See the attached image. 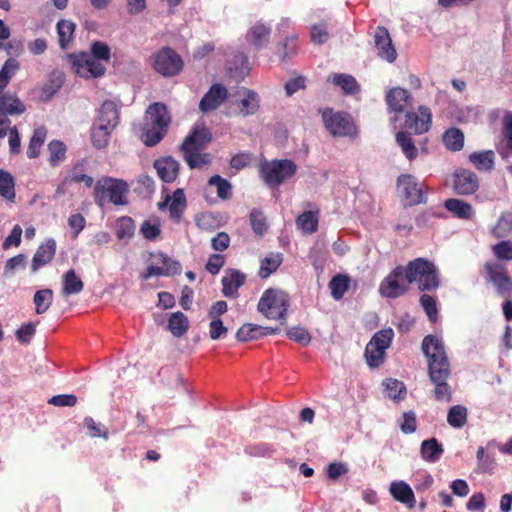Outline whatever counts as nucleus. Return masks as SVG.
<instances>
[{
    "label": "nucleus",
    "instance_id": "a18cd8bd",
    "mask_svg": "<svg viewBox=\"0 0 512 512\" xmlns=\"http://www.w3.org/2000/svg\"><path fill=\"white\" fill-rule=\"evenodd\" d=\"M229 70L236 77L244 78L248 75L250 68L247 56L242 52L235 53L230 61Z\"/></svg>",
    "mask_w": 512,
    "mask_h": 512
},
{
    "label": "nucleus",
    "instance_id": "b1692460",
    "mask_svg": "<svg viewBox=\"0 0 512 512\" xmlns=\"http://www.w3.org/2000/svg\"><path fill=\"white\" fill-rule=\"evenodd\" d=\"M97 124L115 129L119 124V109L115 102L107 100L99 109Z\"/></svg>",
    "mask_w": 512,
    "mask_h": 512
},
{
    "label": "nucleus",
    "instance_id": "20e7f679",
    "mask_svg": "<svg viewBox=\"0 0 512 512\" xmlns=\"http://www.w3.org/2000/svg\"><path fill=\"white\" fill-rule=\"evenodd\" d=\"M127 193L128 185L125 181L104 177L96 182L93 196L99 207H104L107 203L119 206L127 204Z\"/></svg>",
    "mask_w": 512,
    "mask_h": 512
},
{
    "label": "nucleus",
    "instance_id": "79ce46f5",
    "mask_svg": "<svg viewBox=\"0 0 512 512\" xmlns=\"http://www.w3.org/2000/svg\"><path fill=\"white\" fill-rule=\"evenodd\" d=\"M64 83V76L61 73L53 72L49 80L44 84L41 89V99L50 100L54 94L62 87Z\"/></svg>",
    "mask_w": 512,
    "mask_h": 512
},
{
    "label": "nucleus",
    "instance_id": "09e8293b",
    "mask_svg": "<svg viewBox=\"0 0 512 512\" xmlns=\"http://www.w3.org/2000/svg\"><path fill=\"white\" fill-rule=\"evenodd\" d=\"M447 421L453 428H462L467 423V409L462 405L452 406L448 411Z\"/></svg>",
    "mask_w": 512,
    "mask_h": 512
},
{
    "label": "nucleus",
    "instance_id": "bb28decb",
    "mask_svg": "<svg viewBox=\"0 0 512 512\" xmlns=\"http://www.w3.org/2000/svg\"><path fill=\"white\" fill-rule=\"evenodd\" d=\"M84 288L83 281L77 276L74 269H69L62 275V290L64 297L76 295L82 292Z\"/></svg>",
    "mask_w": 512,
    "mask_h": 512
},
{
    "label": "nucleus",
    "instance_id": "4c0bfd02",
    "mask_svg": "<svg viewBox=\"0 0 512 512\" xmlns=\"http://www.w3.org/2000/svg\"><path fill=\"white\" fill-rule=\"evenodd\" d=\"M90 188L93 184V178L84 173V161H79L68 173L62 184L81 183Z\"/></svg>",
    "mask_w": 512,
    "mask_h": 512
},
{
    "label": "nucleus",
    "instance_id": "0eeeda50",
    "mask_svg": "<svg viewBox=\"0 0 512 512\" xmlns=\"http://www.w3.org/2000/svg\"><path fill=\"white\" fill-rule=\"evenodd\" d=\"M326 129L337 137L353 136L356 133V126L351 116L346 112H333L327 109L322 115Z\"/></svg>",
    "mask_w": 512,
    "mask_h": 512
},
{
    "label": "nucleus",
    "instance_id": "2eb2a0df",
    "mask_svg": "<svg viewBox=\"0 0 512 512\" xmlns=\"http://www.w3.org/2000/svg\"><path fill=\"white\" fill-rule=\"evenodd\" d=\"M212 141V133L204 125H196L180 146L182 152L201 151Z\"/></svg>",
    "mask_w": 512,
    "mask_h": 512
},
{
    "label": "nucleus",
    "instance_id": "a211bd4d",
    "mask_svg": "<svg viewBox=\"0 0 512 512\" xmlns=\"http://www.w3.org/2000/svg\"><path fill=\"white\" fill-rule=\"evenodd\" d=\"M169 208V213L171 219L176 222H179L182 218V215L187 207V200L182 188L176 189L173 194L167 195L163 202L158 204V208L162 209L164 206Z\"/></svg>",
    "mask_w": 512,
    "mask_h": 512
},
{
    "label": "nucleus",
    "instance_id": "6ab92c4d",
    "mask_svg": "<svg viewBox=\"0 0 512 512\" xmlns=\"http://www.w3.org/2000/svg\"><path fill=\"white\" fill-rule=\"evenodd\" d=\"M56 254V241L47 239L36 250L31 261V272L36 273L40 268L49 264Z\"/></svg>",
    "mask_w": 512,
    "mask_h": 512
},
{
    "label": "nucleus",
    "instance_id": "72a5a7b5",
    "mask_svg": "<svg viewBox=\"0 0 512 512\" xmlns=\"http://www.w3.org/2000/svg\"><path fill=\"white\" fill-rule=\"evenodd\" d=\"M351 279L346 274H337L332 277L329 282V288L331 291V296L335 300H340L343 298L345 293L350 288Z\"/></svg>",
    "mask_w": 512,
    "mask_h": 512
},
{
    "label": "nucleus",
    "instance_id": "4be33fe9",
    "mask_svg": "<svg viewBox=\"0 0 512 512\" xmlns=\"http://www.w3.org/2000/svg\"><path fill=\"white\" fill-rule=\"evenodd\" d=\"M389 492L398 502L409 509L415 507L416 499L412 488L404 481H395L390 484Z\"/></svg>",
    "mask_w": 512,
    "mask_h": 512
},
{
    "label": "nucleus",
    "instance_id": "4468645a",
    "mask_svg": "<svg viewBox=\"0 0 512 512\" xmlns=\"http://www.w3.org/2000/svg\"><path fill=\"white\" fill-rule=\"evenodd\" d=\"M453 189L458 195H472L479 189V178L471 170L456 169L453 173Z\"/></svg>",
    "mask_w": 512,
    "mask_h": 512
},
{
    "label": "nucleus",
    "instance_id": "473e14b6",
    "mask_svg": "<svg viewBox=\"0 0 512 512\" xmlns=\"http://www.w3.org/2000/svg\"><path fill=\"white\" fill-rule=\"evenodd\" d=\"M319 212L306 211L301 213L297 219V227L304 233L313 234L318 229Z\"/></svg>",
    "mask_w": 512,
    "mask_h": 512
},
{
    "label": "nucleus",
    "instance_id": "e2e57ef3",
    "mask_svg": "<svg viewBox=\"0 0 512 512\" xmlns=\"http://www.w3.org/2000/svg\"><path fill=\"white\" fill-rule=\"evenodd\" d=\"M287 337L302 345H308L311 342L310 333L303 327L296 326L287 330Z\"/></svg>",
    "mask_w": 512,
    "mask_h": 512
},
{
    "label": "nucleus",
    "instance_id": "1a4fd4ad",
    "mask_svg": "<svg viewBox=\"0 0 512 512\" xmlns=\"http://www.w3.org/2000/svg\"><path fill=\"white\" fill-rule=\"evenodd\" d=\"M69 60L75 73L83 78L100 77L106 71L105 66L87 52L72 54Z\"/></svg>",
    "mask_w": 512,
    "mask_h": 512
},
{
    "label": "nucleus",
    "instance_id": "c9c22d12",
    "mask_svg": "<svg viewBox=\"0 0 512 512\" xmlns=\"http://www.w3.org/2000/svg\"><path fill=\"white\" fill-rule=\"evenodd\" d=\"M270 36V29L263 24L254 25L247 34L248 41L256 48L264 47Z\"/></svg>",
    "mask_w": 512,
    "mask_h": 512
},
{
    "label": "nucleus",
    "instance_id": "8fccbe9b",
    "mask_svg": "<svg viewBox=\"0 0 512 512\" xmlns=\"http://www.w3.org/2000/svg\"><path fill=\"white\" fill-rule=\"evenodd\" d=\"M46 138V131L43 128L36 129L30 138L29 145L27 147V156L30 159L37 158L40 154V148L43 145Z\"/></svg>",
    "mask_w": 512,
    "mask_h": 512
},
{
    "label": "nucleus",
    "instance_id": "c03bdc74",
    "mask_svg": "<svg viewBox=\"0 0 512 512\" xmlns=\"http://www.w3.org/2000/svg\"><path fill=\"white\" fill-rule=\"evenodd\" d=\"M385 354V347H380L371 341L366 345L365 357L370 367H379L384 361Z\"/></svg>",
    "mask_w": 512,
    "mask_h": 512
},
{
    "label": "nucleus",
    "instance_id": "9b49d317",
    "mask_svg": "<svg viewBox=\"0 0 512 512\" xmlns=\"http://www.w3.org/2000/svg\"><path fill=\"white\" fill-rule=\"evenodd\" d=\"M397 189L410 206L426 203L427 198L423 192L422 185L411 174H401L398 176Z\"/></svg>",
    "mask_w": 512,
    "mask_h": 512
},
{
    "label": "nucleus",
    "instance_id": "39448f33",
    "mask_svg": "<svg viewBox=\"0 0 512 512\" xmlns=\"http://www.w3.org/2000/svg\"><path fill=\"white\" fill-rule=\"evenodd\" d=\"M297 172V165L290 159L264 160L260 163L259 174L264 183L271 188L279 187L291 179Z\"/></svg>",
    "mask_w": 512,
    "mask_h": 512
},
{
    "label": "nucleus",
    "instance_id": "de8ad7c7",
    "mask_svg": "<svg viewBox=\"0 0 512 512\" xmlns=\"http://www.w3.org/2000/svg\"><path fill=\"white\" fill-rule=\"evenodd\" d=\"M19 62L14 58H9L5 61L0 69V94L9 84L11 78L19 70Z\"/></svg>",
    "mask_w": 512,
    "mask_h": 512
},
{
    "label": "nucleus",
    "instance_id": "f8f14e48",
    "mask_svg": "<svg viewBox=\"0 0 512 512\" xmlns=\"http://www.w3.org/2000/svg\"><path fill=\"white\" fill-rule=\"evenodd\" d=\"M405 278L404 267L396 266L381 282L379 291L382 296L387 298H397L408 292V285L401 283Z\"/></svg>",
    "mask_w": 512,
    "mask_h": 512
},
{
    "label": "nucleus",
    "instance_id": "412c9836",
    "mask_svg": "<svg viewBox=\"0 0 512 512\" xmlns=\"http://www.w3.org/2000/svg\"><path fill=\"white\" fill-rule=\"evenodd\" d=\"M154 168L159 178L166 183H172L179 173V162L171 156L159 158L154 161Z\"/></svg>",
    "mask_w": 512,
    "mask_h": 512
},
{
    "label": "nucleus",
    "instance_id": "c85d7f7f",
    "mask_svg": "<svg viewBox=\"0 0 512 512\" xmlns=\"http://www.w3.org/2000/svg\"><path fill=\"white\" fill-rule=\"evenodd\" d=\"M283 262V255L279 252H271L267 254L260 261V268L258 271V276L261 279L268 278L272 273L276 272L279 266Z\"/></svg>",
    "mask_w": 512,
    "mask_h": 512
},
{
    "label": "nucleus",
    "instance_id": "9d476101",
    "mask_svg": "<svg viewBox=\"0 0 512 512\" xmlns=\"http://www.w3.org/2000/svg\"><path fill=\"white\" fill-rule=\"evenodd\" d=\"M487 280L496 288L501 297H509L512 294V279L506 267L500 263L487 262L484 266Z\"/></svg>",
    "mask_w": 512,
    "mask_h": 512
},
{
    "label": "nucleus",
    "instance_id": "dca6fc26",
    "mask_svg": "<svg viewBox=\"0 0 512 512\" xmlns=\"http://www.w3.org/2000/svg\"><path fill=\"white\" fill-rule=\"evenodd\" d=\"M374 44L377 49V55L389 63H393L397 58V52L392 44L389 31L384 26H377L374 34Z\"/></svg>",
    "mask_w": 512,
    "mask_h": 512
},
{
    "label": "nucleus",
    "instance_id": "aec40b11",
    "mask_svg": "<svg viewBox=\"0 0 512 512\" xmlns=\"http://www.w3.org/2000/svg\"><path fill=\"white\" fill-rule=\"evenodd\" d=\"M228 91L221 84H213L208 92L202 97L199 108L203 112L217 109L227 98Z\"/></svg>",
    "mask_w": 512,
    "mask_h": 512
},
{
    "label": "nucleus",
    "instance_id": "a19ab883",
    "mask_svg": "<svg viewBox=\"0 0 512 512\" xmlns=\"http://www.w3.org/2000/svg\"><path fill=\"white\" fill-rule=\"evenodd\" d=\"M443 142L450 151H460L464 146V134L458 128H450L443 135Z\"/></svg>",
    "mask_w": 512,
    "mask_h": 512
},
{
    "label": "nucleus",
    "instance_id": "2f4dec72",
    "mask_svg": "<svg viewBox=\"0 0 512 512\" xmlns=\"http://www.w3.org/2000/svg\"><path fill=\"white\" fill-rule=\"evenodd\" d=\"M0 196L14 203L16 198L15 180L11 173L0 169Z\"/></svg>",
    "mask_w": 512,
    "mask_h": 512
},
{
    "label": "nucleus",
    "instance_id": "e433bc0d",
    "mask_svg": "<svg viewBox=\"0 0 512 512\" xmlns=\"http://www.w3.org/2000/svg\"><path fill=\"white\" fill-rule=\"evenodd\" d=\"M75 24L70 20H60L56 25L58 43L62 49L68 47L69 43L73 40L75 32Z\"/></svg>",
    "mask_w": 512,
    "mask_h": 512
},
{
    "label": "nucleus",
    "instance_id": "ddd939ff",
    "mask_svg": "<svg viewBox=\"0 0 512 512\" xmlns=\"http://www.w3.org/2000/svg\"><path fill=\"white\" fill-rule=\"evenodd\" d=\"M418 112L419 113L407 112L404 119V128L406 131L416 135L426 133L430 129L432 122L430 108L420 106Z\"/></svg>",
    "mask_w": 512,
    "mask_h": 512
},
{
    "label": "nucleus",
    "instance_id": "49530a36",
    "mask_svg": "<svg viewBox=\"0 0 512 512\" xmlns=\"http://www.w3.org/2000/svg\"><path fill=\"white\" fill-rule=\"evenodd\" d=\"M332 83L335 86L341 87L345 94H355L360 90L356 79L348 74H334L332 76Z\"/></svg>",
    "mask_w": 512,
    "mask_h": 512
},
{
    "label": "nucleus",
    "instance_id": "680f3d73",
    "mask_svg": "<svg viewBox=\"0 0 512 512\" xmlns=\"http://www.w3.org/2000/svg\"><path fill=\"white\" fill-rule=\"evenodd\" d=\"M420 305L424 309L429 320L431 322H436L438 317V310L435 299L428 294H422L420 297Z\"/></svg>",
    "mask_w": 512,
    "mask_h": 512
},
{
    "label": "nucleus",
    "instance_id": "f03ea898",
    "mask_svg": "<svg viewBox=\"0 0 512 512\" xmlns=\"http://www.w3.org/2000/svg\"><path fill=\"white\" fill-rule=\"evenodd\" d=\"M172 116L166 104L154 102L150 104L143 117L140 139L147 147L160 143L167 135Z\"/></svg>",
    "mask_w": 512,
    "mask_h": 512
},
{
    "label": "nucleus",
    "instance_id": "c756f323",
    "mask_svg": "<svg viewBox=\"0 0 512 512\" xmlns=\"http://www.w3.org/2000/svg\"><path fill=\"white\" fill-rule=\"evenodd\" d=\"M443 446L438 443L436 438L426 439L421 443L420 454L423 460L434 463L438 461L443 454Z\"/></svg>",
    "mask_w": 512,
    "mask_h": 512
},
{
    "label": "nucleus",
    "instance_id": "f257e3e1",
    "mask_svg": "<svg viewBox=\"0 0 512 512\" xmlns=\"http://www.w3.org/2000/svg\"><path fill=\"white\" fill-rule=\"evenodd\" d=\"M421 349L427 360L428 376L434 385L435 399L441 402H450L453 393V388L449 383L451 365L443 340L429 334L423 338Z\"/></svg>",
    "mask_w": 512,
    "mask_h": 512
},
{
    "label": "nucleus",
    "instance_id": "6e6552de",
    "mask_svg": "<svg viewBox=\"0 0 512 512\" xmlns=\"http://www.w3.org/2000/svg\"><path fill=\"white\" fill-rule=\"evenodd\" d=\"M152 59L155 71L165 77L177 75L183 68L180 55L169 47L162 48Z\"/></svg>",
    "mask_w": 512,
    "mask_h": 512
},
{
    "label": "nucleus",
    "instance_id": "3c124183",
    "mask_svg": "<svg viewBox=\"0 0 512 512\" xmlns=\"http://www.w3.org/2000/svg\"><path fill=\"white\" fill-rule=\"evenodd\" d=\"M512 232V218L510 215L502 214L495 226L492 228V235L497 239L508 237Z\"/></svg>",
    "mask_w": 512,
    "mask_h": 512
},
{
    "label": "nucleus",
    "instance_id": "7ed1b4c3",
    "mask_svg": "<svg viewBox=\"0 0 512 512\" xmlns=\"http://www.w3.org/2000/svg\"><path fill=\"white\" fill-rule=\"evenodd\" d=\"M407 284L416 282L420 291H433L440 286V279L435 265L424 258L409 261L404 267Z\"/></svg>",
    "mask_w": 512,
    "mask_h": 512
},
{
    "label": "nucleus",
    "instance_id": "5701e85b",
    "mask_svg": "<svg viewBox=\"0 0 512 512\" xmlns=\"http://www.w3.org/2000/svg\"><path fill=\"white\" fill-rule=\"evenodd\" d=\"M26 111L25 104L19 97L10 92L0 94V113L7 116L21 115Z\"/></svg>",
    "mask_w": 512,
    "mask_h": 512
},
{
    "label": "nucleus",
    "instance_id": "6e6d98bb",
    "mask_svg": "<svg viewBox=\"0 0 512 512\" xmlns=\"http://www.w3.org/2000/svg\"><path fill=\"white\" fill-rule=\"evenodd\" d=\"M261 329L262 326L260 325L250 323L244 324L238 329L236 338L241 342L259 339L261 337Z\"/></svg>",
    "mask_w": 512,
    "mask_h": 512
},
{
    "label": "nucleus",
    "instance_id": "0e129e2a",
    "mask_svg": "<svg viewBox=\"0 0 512 512\" xmlns=\"http://www.w3.org/2000/svg\"><path fill=\"white\" fill-rule=\"evenodd\" d=\"M388 396L391 399H402L406 394V388L403 382L396 379H388L385 383Z\"/></svg>",
    "mask_w": 512,
    "mask_h": 512
},
{
    "label": "nucleus",
    "instance_id": "7c9ffc66",
    "mask_svg": "<svg viewBox=\"0 0 512 512\" xmlns=\"http://www.w3.org/2000/svg\"><path fill=\"white\" fill-rule=\"evenodd\" d=\"M167 328L173 336L182 337L188 331L189 320L184 313L180 311L174 312L168 319Z\"/></svg>",
    "mask_w": 512,
    "mask_h": 512
},
{
    "label": "nucleus",
    "instance_id": "052dcab7",
    "mask_svg": "<svg viewBox=\"0 0 512 512\" xmlns=\"http://www.w3.org/2000/svg\"><path fill=\"white\" fill-rule=\"evenodd\" d=\"M26 266V256L18 254L9 258L4 265L3 276L10 277L14 274L16 269H23Z\"/></svg>",
    "mask_w": 512,
    "mask_h": 512
},
{
    "label": "nucleus",
    "instance_id": "13d9d810",
    "mask_svg": "<svg viewBox=\"0 0 512 512\" xmlns=\"http://www.w3.org/2000/svg\"><path fill=\"white\" fill-rule=\"evenodd\" d=\"M250 224L253 229V231L259 235L262 236L268 228L266 218L262 211L258 209H253L250 212Z\"/></svg>",
    "mask_w": 512,
    "mask_h": 512
},
{
    "label": "nucleus",
    "instance_id": "338daca9",
    "mask_svg": "<svg viewBox=\"0 0 512 512\" xmlns=\"http://www.w3.org/2000/svg\"><path fill=\"white\" fill-rule=\"evenodd\" d=\"M393 337V329L386 328L376 332L370 341L380 347H385V350H387L391 345Z\"/></svg>",
    "mask_w": 512,
    "mask_h": 512
},
{
    "label": "nucleus",
    "instance_id": "423d86ee",
    "mask_svg": "<svg viewBox=\"0 0 512 512\" xmlns=\"http://www.w3.org/2000/svg\"><path fill=\"white\" fill-rule=\"evenodd\" d=\"M289 307L287 293L269 288L265 290L258 302L257 309L268 319L285 320Z\"/></svg>",
    "mask_w": 512,
    "mask_h": 512
},
{
    "label": "nucleus",
    "instance_id": "bf43d9fd",
    "mask_svg": "<svg viewBox=\"0 0 512 512\" xmlns=\"http://www.w3.org/2000/svg\"><path fill=\"white\" fill-rule=\"evenodd\" d=\"M494 256L500 261H512V241L502 240L492 246Z\"/></svg>",
    "mask_w": 512,
    "mask_h": 512
},
{
    "label": "nucleus",
    "instance_id": "864d4df0",
    "mask_svg": "<svg viewBox=\"0 0 512 512\" xmlns=\"http://www.w3.org/2000/svg\"><path fill=\"white\" fill-rule=\"evenodd\" d=\"M135 224L131 217H120L116 222V236L118 239H130L134 235Z\"/></svg>",
    "mask_w": 512,
    "mask_h": 512
},
{
    "label": "nucleus",
    "instance_id": "5fc2aeb1",
    "mask_svg": "<svg viewBox=\"0 0 512 512\" xmlns=\"http://www.w3.org/2000/svg\"><path fill=\"white\" fill-rule=\"evenodd\" d=\"M259 108V97L252 90L245 91V97L241 100L240 113L243 116L254 114Z\"/></svg>",
    "mask_w": 512,
    "mask_h": 512
},
{
    "label": "nucleus",
    "instance_id": "37998d69",
    "mask_svg": "<svg viewBox=\"0 0 512 512\" xmlns=\"http://www.w3.org/2000/svg\"><path fill=\"white\" fill-rule=\"evenodd\" d=\"M114 129L96 124L91 129V141L95 148L103 149L109 143V138Z\"/></svg>",
    "mask_w": 512,
    "mask_h": 512
},
{
    "label": "nucleus",
    "instance_id": "774afa93",
    "mask_svg": "<svg viewBox=\"0 0 512 512\" xmlns=\"http://www.w3.org/2000/svg\"><path fill=\"white\" fill-rule=\"evenodd\" d=\"M393 337V329L386 328L376 332L370 341L380 347H385V350H387L391 345Z\"/></svg>",
    "mask_w": 512,
    "mask_h": 512
},
{
    "label": "nucleus",
    "instance_id": "69168bd1",
    "mask_svg": "<svg viewBox=\"0 0 512 512\" xmlns=\"http://www.w3.org/2000/svg\"><path fill=\"white\" fill-rule=\"evenodd\" d=\"M311 40L314 44H323L328 40V24L321 21L311 27Z\"/></svg>",
    "mask_w": 512,
    "mask_h": 512
},
{
    "label": "nucleus",
    "instance_id": "ea45409f",
    "mask_svg": "<svg viewBox=\"0 0 512 512\" xmlns=\"http://www.w3.org/2000/svg\"><path fill=\"white\" fill-rule=\"evenodd\" d=\"M48 152V162L50 166L57 167L65 160L67 147L63 142L59 140H52L48 144Z\"/></svg>",
    "mask_w": 512,
    "mask_h": 512
},
{
    "label": "nucleus",
    "instance_id": "f704fd0d",
    "mask_svg": "<svg viewBox=\"0 0 512 512\" xmlns=\"http://www.w3.org/2000/svg\"><path fill=\"white\" fill-rule=\"evenodd\" d=\"M396 143L408 160H414L418 155V149L414 144L411 133L407 131H399L396 134Z\"/></svg>",
    "mask_w": 512,
    "mask_h": 512
},
{
    "label": "nucleus",
    "instance_id": "58836bf2",
    "mask_svg": "<svg viewBox=\"0 0 512 512\" xmlns=\"http://www.w3.org/2000/svg\"><path fill=\"white\" fill-rule=\"evenodd\" d=\"M54 298L53 291L49 288L37 290L33 297L35 311L37 314L45 313L52 305Z\"/></svg>",
    "mask_w": 512,
    "mask_h": 512
},
{
    "label": "nucleus",
    "instance_id": "a878e982",
    "mask_svg": "<svg viewBox=\"0 0 512 512\" xmlns=\"http://www.w3.org/2000/svg\"><path fill=\"white\" fill-rule=\"evenodd\" d=\"M444 206L453 216L459 219L470 220L474 216L472 205L464 200L450 198L445 201Z\"/></svg>",
    "mask_w": 512,
    "mask_h": 512
},
{
    "label": "nucleus",
    "instance_id": "393cba45",
    "mask_svg": "<svg viewBox=\"0 0 512 512\" xmlns=\"http://www.w3.org/2000/svg\"><path fill=\"white\" fill-rule=\"evenodd\" d=\"M246 280L245 274L239 270H231L229 275L224 276L222 282V293L226 297H234L238 294V289L244 285Z\"/></svg>",
    "mask_w": 512,
    "mask_h": 512
},
{
    "label": "nucleus",
    "instance_id": "603ef678",
    "mask_svg": "<svg viewBox=\"0 0 512 512\" xmlns=\"http://www.w3.org/2000/svg\"><path fill=\"white\" fill-rule=\"evenodd\" d=\"M184 160L191 168H202L211 162L209 153H200V151L183 152Z\"/></svg>",
    "mask_w": 512,
    "mask_h": 512
},
{
    "label": "nucleus",
    "instance_id": "cd10ccee",
    "mask_svg": "<svg viewBox=\"0 0 512 512\" xmlns=\"http://www.w3.org/2000/svg\"><path fill=\"white\" fill-rule=\"evenodd\" d=\"M495 153L493 150L473 152L469 155V161L478 171L489 172L495 165Z\"/></svg>",
    "mask_w": 512,
    "mask_h": 512
},
{
    "label": "nucleus",
    "instance_id": "f3484780",
    "mask_svg": "<svg viewBox=\"0 0 512 512\" xmlns=\"http://www.w3.org/2000/svg\"><path fill=\"white\" fill-rule=\"evenodd\" d=\"M385 101L389 112L400 114L412 105L413 97L406 89L393 87L386 92Z\"/></svg>",
    "mask_w": 512,
    "mask_h": 512
},
{
    "label": "nucleus",
    "instance_id": "4d7b16f0",
    "mask_svg": "<svg viewBox=\"0 0 512 512\" xmlns=\"http://www.w3.org/2000/svg\"><path fill=\"white\" fill-rule=\"evenodd\" d=\"M208 185L216 186L217 195L223 200L229 199L232 196V186L230 182L222 178L220 175H213L210 177L208 180Z\"/></svg>",
    "mask_w": 512,
    "mask_h": 512
}]
</instances>
